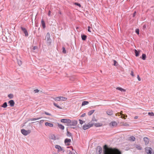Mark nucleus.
<instances>
[{
	"label": "nucleus",
	"instance_id": "f257e3e1",
	"mask_svg": "<svg viewBox=\"0 0 154 154\" xmlns=\"http://www.w3.org/2000/svg\"><path fill=\"white\" fill-rule=\"evenodd\" d=\"M107 147L106 145H105L103 146V154H121V152L116 148H109L107 150L106 148Z\"/></svg>",
	"mask_w": 154,
	"mask_h": 154
},
{
	"label": "nucleus",
	"instance_id": "c85d7f7f",
	"mask_svg": "<svg viewBox=\"0 0 154 154\" xmlns=\"http://www.w3.org/2000/svg\"><path fill=\"white\" fill-rule=\"evenodd\" d=\"M141 58L143 60H145L146 58V55L144 54H143Z\"/></svg>",
	"mask_w": 154,
	"mask_h": 154
},
{
	"label": "nucleus",
	"instance_id": "a878e982",
	"mask_svg": "<svg viewBox=\"0 0 154 154\" xmlns=\"http://www.w3.org/2000/svg\"><path fill=\"white\" fill-rule=\"evenodd\" d=\"M58 126L59 128L62 130H64V127L61 124H58Z\"/></svg>",
	"mask_w": 154,
	"mask_h": 154
},
{
	"label": "nucleus",
	"instance_id": "393cba45",
	"mask_svg": "<svg viewBox=\"0 0 154 154\" xmlns=\"http://www.w3.org/2000/svg\"><path fill=\"white\" fill-rule=\"evenodd\" d=\"M95 110H92L89 111L88 113V115H91L94 112Z\"/></svg>",
	"mask_w": 154,
	"mask_h": 154
},
{
	"label": "nucleus",
	"instance_id": "4d7b16f0",
	"mask_svg": "<svg viewBox=\"0 0 154 154\" xmlns=\"http://www.w3.org/2000/svg\"><path fill=\"white\" fill-rule=\"evenodd\" d=\"M51 13V11H48V16H50Z\"/></svg>",
	"mask_w": 154,
	"mask_h": 154
},
{
	"label": "nucleus",
	"instance_id": "bb28decb",
	"mask_svg": "<svg viewBox=\"0 0 154 154\" xmlns=\"http://www.w3.org/2000/svg\"><path fill=\"white\" fill-rule=\"evenodd\" d=\"M46 38L47 39H50V35L49 32H48L46 34Z\"/></svg>",
	"mask_w": 154,
	"mask_h": 154
},
{
	"label": "nucleus",
	"instance_id": "2eb2a0df",
	"mask_svg": "<svg viewBox=\"0 0 154 154\" xmlns=\"http://www.w3.org/2000/svg\"><path fill=\"white\" fill-rule=\"evenodd\" d=\"M106 113L108 115L111 116L112 115L113 112L111 110L109 109L106 111Z\"/></svg>",
	"mask_w": 154,
	"mask_h": 154
},
{
	"label": "nucleus",
	"instance_id": "6ab92c4d",
	"mask_svg": "<svg viewBox=\"0 0 154 154\" xmlns=\"http://www.w3.org/2000/svg\"><path fill=\"white\" fill-rule=\"evenodd\" d=\"M46 41L48 45H49L51 44V39H47Z\"/></svg>",
	"mask_w": 154,
	"mask_h": 154
},
{
	"label": "nucleus",
	"instance_id": "6e6552de",
	"mask_svg": "<svg viewBox=\"0 0 154 154\" xmlns=\"http://www.w3.org/2000/svg\"><path fill=\"white\" fill-rule=\"evenodd\" d=\"M69 121H70L69 119H62L60 120V122L62 123H66L67 124L69 123Z\"/></svg>",
	"mask_w": 154,
	"mask_h": 154
},
{
	"label": "nucleus",
	"instance_id": "c756f323",
	"mask_svg": "<svg viewBox=\"0 0 154 154\" xmlns=\"http://www.w3.org/2000/svg\"><path fill=\"white\" fill-rule=\"evenodd\" d=\"M7 106V104L6 102L4 103L2 106V107L4 108H6Z\"/></svg>",
	"mask_w": 154,
	"mask_h": 154
},
{
	"label": "nucleus",
	"instance_id": "aec40b11",
	"mask_svg": "<svg viewBox=\"0 0 154 154\" xmlns=\"http://www.w3.org/2000/svg\"><path fill=\"white\" fill-rule=\"evenodd\" d=\"M116 89L117 90H119L122 92L124 91L125 92V90L120 88V87H117L116 88Z\"/></svg>",
	"mask_w": 154,
	"mask_h": 154
},
{
	"label": "nucleus",
	"instance_id": "6e6d98bb",
	"mask_svg": "<svg viewBox=\"0 0 154 154\" xmlns=\"http://www.w3.org/2000/svg\"><path fill=\"white\" fill-rule=\"evenodd\" d=\"M131 74L132 75V76H134V74L133 73V72L132 71L131 72Z\"/></svg>",
	"mask_w": 154,
	"mask_h": 154
},
{
	"label": "nucleus",
	"instance_id": "f3484780",
	"mask_svg": "<svg viewBox=\"0 0 154 154\" xmlns=\"http://www.w3.org/2000/svg\"><path fill=\"white\" fill-rule=\"evenodd\" d=\"M144 141L145 142V144H148L149 142V140L148 138L145 137L143 139Z\"/></svg>",
	"mask_w": 154,
	"mask_h": 154
},
{
	"label": "nucleus",
	"instance_id": "f03ea898",
	"mask_svg": "<svg viewBox=\"0 0 154 154\" xmlns=\"http://www.w3.org/2000/svg\"><path fill=\"white\" fill-rule=\"evenodd\" d=\"M77 124V121L73 120L71 121L70 119V121H69V123L67 124V125L70 126L71 128H74L76 126Z\"/></svg>",
	"mask_w": 154,
	"mask_h": 154
},
{
	"label": "nucleus",
	"instance_id": "052dcab7",
	"mask_svg": "<svg viewBox=\"0 0 154 154\" xmlns=\"http://www.w3.org/2000/svg\"><path fill=\"white\" fill-rule=\"evenodd\" d=\"M43 120H41L40 121V123L42 122H43Z\"/></svg>",
	"mask_w": 154,
	"mask_h": 154
},
{
	"label": "nucleus",
	"instance_id": "9d476101",
	"mask_svg": "<svg viewBox=\"0 0 154 154\" xmlns=\"http://www.w3.org/2000/svg\"><path fill=\"white\" fill-rule=\"evenodd\" d=\"M45 125L46 126H48L51 127H52L54 126L53 123L51 122H46L45 123Z\"/></svg>",
	"mask_w": 154,
	"mask_h": 154
},
{
	"label": "nucleus",
	"instance_id": "1a4fd4ad",
	"mask_svg": "<svg viewBox=\"0 0 154 154\" xmlns=\"http://www.w3.org/2000/svg\"><path fill=\"white\" fill-rule=\"evenodd\" d=\"M71 142V140L70 139L66 138L64 140V142L65 144H66L67 145H70V144L69 143Z\"/></svg>",
	"mask_w": 154,
	"mask_h": 154
},
{
	"label": "nucleus",
	"instance_id": "a19ab883",
	"mask_svg": "<svg viewBox=\"0 0 154 154\" xmlns=\"http://www.w3.org/2000/svg\"><path fill=\"white\" fill-rule=\"evenodd\" d=\"M148 114L149 116H154V114L153 112H149Z\"/></svg>",
	"mask_w": 154,
	"mask_h": 154
},
{
	"label": "nucleus",
	"instance_id": "13d9d810",
	"mask_svg": "<svg viewBox=\"0 0 154 154\" xmlns=\"http://www.w3.org/2000/svg\"><path fill=\"white\" fill-rule=\"evenodd\" d=\"M122 114L121 113H118V116H122Z\"/></svg>",
	"mask_w": 154,
	"mask_h": 154
},
{
	"label": "nucleus",
	"instance_id": "7ed1b4c3",
	"mask_svg": "<svg viewBox=\"0 0 154 154\" xmlns=\"http://www.w3.org/2000/svg\"><path fill=\"white\" fill-rule=\"evenodd\" d=\"M31 131L30 130H26L24 129H23L21 130V133L25 136H26L29 134L31 133Z\"/></svg>",
	"mask_w": 154,
	"mask_h": 154
},
{
	"label": "nucleus",
	"instance_id": "cd10ccee",
	"mask_svg": "<svg viewBox=\"0 0 154 154\" xmlns=\"http://www.w3.org/2000/svg\"><path fill=\"white\" fill-rule=\"evenodd\" d=\"M54 99L56 101H57L60 100V97H57L54 98Z\"/></svg>",
	"mask_w": 154,
	"mask_h": 154
},
{
	"label": "nucleus",
	"instance_id": "5701e85b",
	"mask_svg": "<svg viewBox=\"0 0 154 154\" xmlns=\"http://www.w3.org/2000/svg\"><path fill=\"white\" fill-rule=\"evenodd\" d=\"M89 103V102L87 101H84L82 102V106L87 105Z\"/></svg>",
	"mask_w": 154,
	"mask_h": 154
},
{
	"label": "nucleus",
	"instance_id": "864d4df0",
	"mask_svg": "<svg viewBox=\"0 0 154 154\" xmlns=\"http://www.w3.org/2000/svg\"><path fill=\"white\" fill-rule=\"evenodd\" d=\"M136 11H134L133 14V17H135L136 15Z\"/></svg>",
	"mask_w": 154,
	"mask_h": 154
},
{
	"label": "nucleus",
	"instance_id": "b1692460",
	"mask_svg": "<svg viewBox=\"0 0 154 154\" xmlns=\"http://www.w3.org/2000/svg\"><path fill=\"white\" fill-rule=\"evenodd\" d=\"M129 140L131 141H134L135 140V138L134 137L132 136L130 137Z\"/></svg>",
	"mask_w": 154,
	"mask_h": 154
},
{
	"label": "nucleus",
	"instance_id": "09e8293b",
	"mask_svg": "<svg viewBox=\"0 0 154 154\" xmlns=\"http://www.w3.org/2000/svg\"><path fill=\"white\" fill-rule=\"evenodd\" d=\"M113 62H114L113 65L115 66H116V64L117 63L116 61V60H113Z\"/></svg>",
	"mask_w": 154,
	"mask_h": 154
},
{
	"label": "nucleus",
	"instance_id": "680f3d73",
	"mask_svg": "<svg viewBox=\"0 0 154 154\" xmlns=\"http://www.w3.org/2000/svg\"><path fill=\"white\" fill-rule=\"evenodd\" d=\"M146 27V26L145 25H144L143 26V27Z\"/></svg>",
	"mask_w": 154,
	"mask_h": 154
},
{
	"label": "nucleus",
	"instance_id": "58836bf2",
	"mask_svg": "<svg viewBox=\"0 0 154 154\" xmlns=\"http://www.w3.org/2000/svg\"><path fill=\"white\" fill-rule=\"evenodd\" d=\"M127 117V116L126 115H124V114H122V116H121V117L122 118H124V119H125V118Z\"/></svg>",
	"mask_w": 154,
	"mask_h": 154
},
{
	"label": "nucleus",
	"instance_id": "412c9836",
	"mask_svg": "<svg viewBox=\"0 0 154 154\" xmlns=\"http://www.w3.org/2000/svg\"><path fill=\"white\" fill-rule=\"evenodd\" d=\"M41 24L43 28H45V23L42 19L41 20Z\"/></svg>",
	"mask_w": 154,
	"mask_h": 154
},
{
	"label": "nucleus",
	"instance_id": "3c124183",
	"mask_svg": "<svg viewBox=\"0 0 154 154\" xmlns=\"http://www.w3.org/2000/svg\"><path fill=\"white\" fill-rule=\"evenodd\" d=\"M137 79H138V80L139 81H141V78H140V77H139V75H137Z\"/></svg>",
	"mask_w": 154,
	"mask_h": 154
},
{
	"label": "nucleus",
	"instance_id": "a211bd4d",
	"mask_svg": "<svg viewBox=\"0 0 154 154\" xmlns=\"http://www.w3.org/2000/svg\"><path fill=\"white\" fill-rule=\"evenodd\" d=\"M94 125L95 127H98L102 126L103 125V124L101 123H98L94 124Z\"/></svg>",
	"mask_w": 154,
	"mask_h": 154
},
{
	"label": "nucleus",
	"instance_id": "de8ad7c7",
	"mask_svg": "<svg viewBox=\"0 0 154 154\" xmlns=\"http://www.w3.org/2000/svg\"><path fill=\"white\" fill-rule=\"evenodd\" d=\"M88 30L89 32H91V27H90V26H88Z\"/></svg>",
	"mask_w": 154,
	"mask_h": 154
},
{
	"label": "nucleus",
	"instance_id": "a18cd8bd",
	"mask_svg": "<svg viewBox=\"0 0 154 154\" xmlns=\"http://www.w3.org/2000/svg\"><path fill=\"white\" fill-rule=\"evenodd\" d=\"M75 5H77V6H79V7H81V5L79 3H78L75 2Z\"/></svg>",
	"mask_w": 154,
	"mask_h": 154
},
{
	"label": "nucleus",
	"instance_id": "37998d69",
	"mask_svg": "<svg viewBox=\"0 0 154 154\" xmlns=\"http://www.w3.org/2000/svg\"><path fill=\"white\" fill-rule=\"evenodd\" d=\"M123 125L125 126H129V125L127 123H125L123 124Z\"/></svg>",
	"mask_w": 154,
	"mask_h": 154
},
{
	"label": "nucleus",
	"instance_id": "7c9ffc66",
	"mask_svg": "<svg viewBox=\"0 0 154 154\" xmlns=\"http://www.w3.org/2000/svg\"><path fill=\"white\" fill-rule=\"evenodd\" d=\"M136 147L138 149L141 150L142 149V148L140 146V145H136Z\"/></svg>",
	"mask_w": 154,
	"mask_h": 154
},
{
	"label": "nucleus",
	"instance_id": "ddd939ff",
	"mask_svg": "<svg viewBox=\"0 0 154 154\" xmlns=\"http://www.w3.org/2000/svg\"><path fill=\"white\" fill-rule=\"evenodd\" d=\"M42 118V117L29 119L28 120V121H35L36 120L39 119H41Z\"/></svg>",
	"mask_w": 154,
	"mask_h": 154
},
{
	"label": "nucleus",
	"instance_id": "79ce46f5",
	"mask_svg": "<svg viewBox=\"0 0 154 154\" xmlns=\"http://www.w3.org/2000/svg\"><path fill=\"white\" fill-rule=\"evenodd\" d=\"M79 123L80 124H82L84 122H85L81 120V119H79Z\"/></svg>",
	"mask_w": 154,
	"mask_h": 154
},
{
	"label": "nucleus",
	"instance_id": "473e14b6",
	"mask_svg": "<svg viewBox=\"0 0 154 154\" xmlns=\"http://www.w3.org/2000/svg\"><path fill=\"white\" fill-rule=\"evenodd\" d=\"M60 100L65 101L67 99V98L65 97H60Z\"/></svg>",
	"mask_w": 154,
	"mask_h": 154
},
{
	"label": "nucleus",
	"instance_id": "69168bd1",
	"mask_svg": "<svg viewBox=\"0 0 154 154\" xmlns=\"http://www.w3.org/2000/svg\"><path fill=\"white\" fill-rule=\"evenodd\" d=\"M88 1H89V0H88Z\"/></svg>",
	"mask_w": 154,
	"mask_h": 154
},
{
	"label": "nucleus",
	"instance_id": "0eeeda50",
	"mask_svg": "<svg viewBox=\"0 0 154 154\" xmlns=\"http://www.w3.org/2000/svg\"><path fill=\"white\" fill-rule=\"evenodd\" d=\"M145 151L148 154H152V149L150 147H146L145 149Z\"/></svg>",
	"mask_w": 154,
	"mask_h": 154
},
{
	"label": "nucleus",
	"instance_id": "9b49d317",
	"mask_svg": "<svg viewBox=\"0 0 154 154\" xmlns=\"http://www.w3.org/2000/svg\"><path fill=\"white\" fill-rule=\"evenodd\" d=\"M98 150V153L97 154H101L102 152V148L100 146H98L97 147V151Z\"/></svg>",
	"mask_w": 154,
	"mask_h": 154
},
{
	"label": "nucleus",
	"instance_id": "0e129e2a",
	"mask_svg": "<svg viewBox=\"0 0 154 154\" xmlns=\"http://www.w3.org/2000/svg\"><path fill=\"white\" fill-rule=\"evenodd\" d=\"M71 152H69V154H70V153Z\"/></svg>",
	"mask_w": 154,
	"mask_h": 154
},
{
	"label": "nucleus",
	"instance_id": "49530a36",
	"mask_svg": "<svg viewBox=\"0 0 154 154\" xmlns=\"http://www.w3.org/2000/svg\"><path fill=\"white\" fill-rule=\"evenodd\" d=\"M92 121H95V122H97V120L94 117H93V118H92Z\"/></svg>",
	"mask_w": 154,
	"mask_h": 154
},
{
	"label": "nucleus",
	"instance_id": "bf43d9fd",
	"mask_svg": "<svg viewBox=\"0 0 154 154\" xmlns=\"http://www.w3.org/2000/svg\"><path fill=\"white\" fill-rule=\"evenodd\" d=\"M138 118V116H135L134 119H137Z\"/></svg>",
	"mask_w": 154,
	"mask_h": 154
},
{
	"label": "nucleus",
	"instance_id": "dca6fc26",
	"mask_svg": "<svg viewBox=\"0 0 154 154\" xmlns=\"http://www.w3.org/2000/svg\"><path fill=\"white\" fill-rule=\"evenodd\" d=\"M109 125L110 126L114 127L117 126V124L115 122H112L110 123Z\"/></svg>",
	"mask_w": 154,
	"mask_h": 154
},
{
	"label": "nucleus",
	"instance_id": "f704fd0d",
	"mask_svg": "<svg viewBox=\"0 0 154 154\" xmlns=\"http://www.w3.org/2000/svg\"><path fill=\"white\" fill-rule=\"evenodd\" d=\"M8 97L12 99L13 98V95L12 94H11L8 95Z\"/></svg>",
	"mask_w": 154,
	"mask_h": 154
},
{
	"label": "nucleus",
	"instance_id": "5fc2aeb1",
	"mask_svg": "<svg viewBox=\"0 0 154 154\" xmlns=\"http://www.w3.org/2000/svg\"><path fill=\"white\" fill-rule=\"evenodd\" d=\"M37 48V46H35L33 47V50H35Z\"/></svg>",
	"mask_w": 154,
	"mask_h": 154
},
{
	"label": "nucleus",
	"instance_id": "603ef678",
	"mask_svg": "<svg viewBox=\"0 0 154 154\" xmlns=\"http://www.w3.org/2000/svg\"><path fill=\"white\" fill-rule=\"evenodd\" d=\"M86 115V114L85 113H84L81 115V117H84Z\"/></svg>",
	"mask_w": 154,
	"mask_h": 154
},
{
	"label": "nucleus",
	"instance_id": "8fccbe9b",
	"mask_svg": "<svg viewBox=\"0 0 154 154\" xmlns=\"http://www.w3.org/2000/svg\"><path fill=\"white\" fill-rule=\"evenodd\" d=\"M35 93H38L39 92V90L38 89H35L34 90Z\"/></svg>",
	"mask_w": 154,
	"mask_h": 154
},
{
	"label": "nucleus",
	"instance_id": "39448f33",
	"mask_svg": "<svg viewBox=\"0 0 154 154\" xmlns=\"http://www.w3.org/2000/svg\"><path fill=\"white\" fill-rule=\"evenodd\" d=\"M20 28H21V30H22V31L25 34V36L26 37L28 36V32H27V30L25 28L23 27L22 26Z\"/></svg>",
	"mask_w": 154,
	"mask_h": 154
},
{
	"label": "nucleus",
	"instance_id": "4c0bfd02",
	"mask_svg": "<svg viewBox=\"0 0 154 154\" xmlns=\"http://www.w3.org/2000/svg\"><path fill=\"white\" fill-rule=\"evenodd\" d=\"M62 49H63V51H62V52H63V53H64V54H65L66 53V51L65 50V48L64 47H63L62 48Z\"/></svg>",
	"mask_w": 154,
	"mask_h": 154
},
{
	"label": "nucleus",
	"instance_id": "e2e57ef3",
	"mask_svg": "<svg viewBox=\"0 0 154 154\" xmlns=\"http://www.w3.org/2000/svg\"><path fill=\"white\" fill-rule=\"evenodd\" d=\"M60 14H61V12H60Z\"/></svg>",
	"mask_w": 154,
	"mask_h": 154
},
{
	"label": "nucleus",
	"instance_id": "4be33fe9",
	"mask_svg": "<svg viewBox=\"0 0 154 154\" xmlns=\"http://www.w3.org/2000/svg\"><path fill=\"white\" fill-rule=\"evenodd\" d=\"M81 37L83 40L85 41L86 39L87 36L84 35H81Z\"/></svg>",
	"mask_w": 154,
	"mask_h": 154
},
{
	"label": "nucleus",
	"instance_id": "72a5a7b5",
	"mask_svg": "<svg viewBox=\"0 0 154 154\" xmlns=\"http://www.w3.org/2000/svg\"><path fill=\"white\" fill-rule=\"evenodd\" d=\"M53 104L55 106H56V107H57V108H58L59 109H62L61 107H60L59 106L57 105V104H56L55 103H53Z\"/></svg>",
	"mask_w": 154,
	"mask_h": 154
},
{
	"label": "nucleus",
	"instance_id": "f8f14e48",
	"mask_svg": "<svg viewBox=\"0 0 154 154\" xmlns=\"http://www.w3.org/2000/svg\"><path fill=\"white\" fill-rule=\"evenodd\" d=\"M8 103L9 104L10 106L13 107L14 106V102L13 100H11L9 101Z\"/></svg>",
	"mask_w": 154,
	"mask_h": 154
},
{
	"label": "nucleus",
	"instance_id": "2f4dec72",
	"mask_svg": "<svg viewBox=\"0 0 154 154\" xmlns=\"http://www.w3.org/2000/svg\"><path fill=\"white\" fill-rule=\"evenodd\" d=\"M134 52L135 53L136 56L137 57L139 56V52L136 49H135Z\"/></svg>",
	"mask_w": 154,
	"mask_h": 154
},
{
	"label": "nucleus",
	"instance_id": "4468645a",
	"mask_svg": "<svg viewBox=\"0 0 154 154\" xmlns=\"http://www.w3.org/2000/svg\"><path fill=\"white\" fill-rule=\"evenodd\" d=\"M51 139L55 140H56V137L54 134H51L49 137Z\"/></svg>",
	"mask_w": 154,
	"mask_h": 154
},
{
	"label": "nucleus",
	"instance_id": "423d86ee",
	"mask_svg": "<svg viewBox=\"0 0 154 154\" xmlns=\"http://www.w3.org/2000/svg\"><path fill=\"white\" fill-rule=\"evenodd\" d=\"M55 148L56 149H58V151L59 152H60L62 151H63V152H64V150H63V148L60 145H56L55 146Z\"/></svg>",
	"mask_w": 154,
	"mask_h": 154
},
{
	"label": "nucleus",
	"instance_id": "e433bc0d",
	"mask_svg": "<svg viewBox=\"0 0 154 154\" xmlns=\"http://www.w3.org/2000/svg\"><path fill=\"white\" fill-rule=\"evenodd\" d=\"M67 135L68 137H70L71 136L72 134L69 132L68 131L67 132Z\"/></svg>",
	"mask_w": 154,
	"mask_h": 154
},
{
	"label": "nucleus",
	"instance_id": "20e7f679",
	"mask_svg": "<svg viewBox=\"0 0 154 154\" xmlns=\"http://www.w3.org/2000/svg\"><path fill=\"white\" fill-rule=\"evenodd\" d=\"M94 125L93 123H88V124L86 125H84L83 127V129L84 130H86L90 127H92L93 125Z\"/></svg>",
	"mask_w": 154,
	"mask_h": 154
},
{
	"label": "nucleus",
	"instance_id": "c03bdc74",
	"mask_svg": "<svg viewBox=\"0 0 154 154\" xmlns=\"http://www.w3.org/2000/svg\"><path fill=\"white\" fill-rule=\"evenodd\" d=\"M44 113L45 114L47 115H48V116H51V114L50 113H49L46 112H44Z\"/></svg>",
	"mask_w": 154,
	"mask_h": 154
},
{
	"label": "nucleus",
	"instance_id": "c9c22d12",
	"mask_svg": "<svg viewBox=\"0 0 154 154\" xmlns=\"http://www.w3.org/2000/svg\"><path fill=\"white\" fill-rule=\"evenodd\" d=\"M17 61L18 64V65L19 66H20L22 65V62L21 60H17Z\"/></svg>",
	"mask_w": 154,
	"mask_h": 154
},
{
	"label": "nucleus",
	"instance_id": "ea45409f",
	"mask_svg": "<svg viewBox=\"0 0 154 154\" xmlns=\"http://www.w3.org/2000/svg\"><path fill=\"white\" fill-rule=\"evenodd\" d=\"M136 33L138 35L139 34V29H136L135 30Z\"/></svg>",
	"mask_w": 154,
	"mask_h": 154
}]
</instances>
